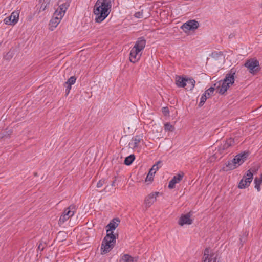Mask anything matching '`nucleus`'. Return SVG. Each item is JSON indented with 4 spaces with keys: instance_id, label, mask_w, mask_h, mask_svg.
Returning <instances> with one entry per match:
<instances>
[{
    "instance_id": "obj_25",
    "label": "nucleus",
    "mask_w": 262,
    "mask_h": 262,
    "mask_svg": "<svg viewBox=\"0 0 262 262\" xmlns=\"http://www.w3.org/2000/svg\"><path fill=\"white\" fill-rule=\"evenodd\" d=\"M223 54L222 52L214 51L211 53V57L215 60L221 59L223 57Z\"/></svg>"
},
{
    "instance_id": "obj_19",
    "label": "nucleus",
    "mask_w": 262,
    "mask_h": 262,
    "mask_svg": "<svg viewBox=\"0 0 262 262\" xmlns=\"http://www.w3.org/2000/svg\"><path fill=\"white\" fill-rule=\"evenodd\" d=\"M121 262H137L134 257L128 254H123L119 260Z\"/></svg>"
},
{
    "instance_id": "obj_9",
    "label": "nucleus",
    "mask_w": 262,
    "mask_h": 262,
    "mask_svg": "<svg viewBox=\"0 0 262 262\" xmlns=\"http://www.w3.org/2000/svg\"><path fill=\"white\" fill-rule=\"evenodd\" d=\"M234 143V139L230 138L219 146L218 150L220 154H223L225 151H226L229 147L233 145Z\"/></svg>"
},
{
    "instance_id": "obj_39",
    "label": "nucleus",
    "mask_w": 262,
    "mask_h": 262,
    "mask_svg": "<svg viewBox=\"0 0 262 262\" xmlns=\"http://www.w3.org/2000/svg\"><path fill=\"white\" fill-rule=\"evenodd\" d=\"M45 245L42 244V243H40L38 246V249L40 251H43V249H45Z\"/></svg>"
},
{
    "instance_id": "obj_31",
    "label": "nucleus",
    "mask_w": 262,
    "mask_h": 262,
    "mask_svg": "<svg viewBox=\"0 0 262 262\" xmlns=\"http://www.w3.org/2000/svg\"><path fill=\"white\" fill-rule=\"evenodd\" d=\"M164 129L166 131L173 132L174 127L170 123L167 122L164 124Z\"/></svg>"
},
{
    "instance_id": "obj_43",
    "label": "nucleus",
    "mask_w": 262,
    "mask_h": 262,
    "mask_svg": "<svg viewBox=\"0 0 262 262\" xmlns=\"http://www.w3.org/2000/svg\"><path fill=\"white\" fill-rule=\"evenodd\" d=\"M119 262H121V261H119Z\"/></svg>"
},
{
    "instance_id": "obj_12",
    "label": "nucleus",
    "mask_w": 262,
    "mask_h": 262,
    "mask_svg": "<svg viewBox=\"0 0 262 262\" xmlns=\"http://www.w3.org/2000/svg\"><path fill=\"white\" fill-rule=\"evenodd\" d=\"M190 214H185L181 215L178 221L179 225L183 226L184 225H191L193 223V220L190 218Z\"/></svg>"
},
{
    "instance_id": "obj_8",
    "label": "nucleus",
    "mask_w": 262,
    "mask_h": 262,
    "mask_svg": "<svg viewBox=\"0 0 262 262\" xmlns=\"http://www.w3.org/2000/svg\"><path fill=\"white\" fill-rule=\"evenodd\" d=\"M18 19L19 12L18 11H15L11 14L10 16L6 17L4 21L6 25H14L18 22Z\"/></svg>"
},
{
    "instance_id": "obj_42",
    "label": "nucleus",
    "mask_w": 262,
    "mask_h": 262,
    "mask_svg": "<svg viewBox=\"0 0 262 262\" xmlns=\"http://www.w3.org/2000/svg\"><path fill=\"white\" fill-rule=\"evenodd\" d=\"M115 180L112 182V183L111 184L112 186H114L115 185Z\"/></svg>"
},
{
    "instance_id": "obj_34",
    "label": "nucleus",
    "mask_w": 262,
    "mask_h": 262,
    "mask_svg": "<svg viewBox=\"0 0 262 262\" xmlns=\"http://www.w3.org/2000/svg\"><path fill=\"white\" fill-rule=\"evenodd\" d=\"M76 78L74 76H72L69 78L68 81L66 82L67 84L72 85L75 83Z\"/></svg>"
},
{
    "instance_id": "obj_30",
    "label": "nucleus",
    "mask_w": 262,
    "mask_h": 262,
    "mask_svg": "<svg viewBox=\"0 0 262 262\" xmlns=\"http://www.w3.org/2000/svg\"><path fill=\"white\" fill-rule=\"evenodd\" d=\"M248 233L245 232L243 233L240 237V243L242 246L246 242Z\"/></svg>"
},
{
    "instance_id": "obj_37",
    "label": "nucleus",
    "mask_w": 262,
    "mask_h": 262,
    "mask_svg": "<svg viewBox=\"0 0 262 262\" xmlns=\"http://www.w3.org/2000/svg\"><path fill=\"white\" fill-rule=\"evenodd\" d=\"M104 183H105V180L101 179V180H99V182L97 183V187L98 188L101 187L103 185Z\"/></svg>"
},
{
    "instance_id": "obj_40",
    "label": "nucleus",
    "mask_w": 262,
    "mask_h": 262,
    "mask_svg": "<svg viewBox=\"0 0 262 262\" xmlns=\"http://www.w3.org/2000/svg\"><path fill=\"white\" fill-rule=\"evenodd\" d=\"M48 4H49L48 3V4L42 3L40 6V9H41L42 11L45 10Z\"/></svg>"
},
{
    "instance_id": "obj_27",
    "label": "nucleus",
    "mask_w": 262,
    "mask_h": 262,
    "mask_svg": "<svg viewBox=\"0 0 262 262\" xmlns=\"http://www.w3.org/2000/svg\"><path fill=\"white\" fill-rule=\"evenodd\" d=\"M76 206L75 205H71L66 208L63 213H75L76 211Z\"/></svg>"
},
{
    "instance_id": "obj_36",
    "label": "nucleus",
    "mask_w": 262,
    "mask_h": 262,
    "mask_svg": "<svg viewBox=\"0 0 262 262\" xmlns=\"http://www.w3.org/2000/svg\"><path fill=\"white\" fill-rule=\"evenodd\" d=\"M135 17L137 18H141L143 17V10L141 11L136 12L134 14Z\"/></svg>"
},
{
    "instance_id": "obj_17",
    "label": "nucleus",
    "mask_w": 262,
    "mask_h": 262,
    "mask_svg": "<svg viewBox=\"0 0 262 262\" xmlns=\"http://www.w3.org/2000/svg\"><path fill=\"white\" fill-rule=\"evenodd\" d=\"M69 6L70 3L69 2H66L60 5L59 7V10L57 9L56 10L55 14L58 15H62L63 17Z\"/></svg>"
},
{
    "instance_id": "obj_7",
    "label": "nucleus",
    "mask_w": 262,
    "mask_h": 262,
    "mask_svg": "<svg viewBox=\"0 0 262 262\" xmlns=\"http://www.w3.org/2000/svg\"><path fill=\"white\" fill-rule=\"evenodd\" d=\"M202 262H220L217 260V255L215 253L209 254V249L206 248L202 257Z\"/></svg>"
},
{
    "instance_id": "obj_35",
    "label": "nucleus",
    "mask_w": 262,
    "mask_h": 262,
    "mask_svg": "<svg viewBox=\"0 0 262 262\" xmlns=\"http://www.w3.org/2000/svg\"><path fill=\"white\" fill-rule=\"evenodd\" d=\"M154 174H152L151 172L149 171L148 174H147V176L146 178L145 181L146 182L152 181L154 180Z\"/></svg>"
},
{
    "instance_id": "obj_20",
    "label": "nucleus",
    "mask_w": 262,
    "mask_h": 262,
    "mask_svg": "<svg viewBox=\"0 0 262 262\" xmlns=\"http://www.w3.org/2000/svg\"><path fill=\"white\" fill-rule=\"evenodd\" d=\"M185 81V83H186L185 85V86H186V90L191 91L193 89L195 81L193 78H186Z\"/></svg>"
},
{
    "instance_id": "obj_22",
    "label": "nucleus",
    "mask_w": 262,
    "mask_h": 262,
    "mask_svg": "<svg viewBox=\"0 0 262 262\" xmlns=\"http://www.w3.org/2000/svg\"><path fill=\"white\" fill-rule=\"evenodd\" d=\"M186 78L183 77H181L179 76L176 78V83L177 85L180 88H184L185 86L186 83Z\"/></svg>"
},
{
    "instance_id": "obj_18",
    "label": "nucleus",
    "mask_w": 262,
    "mask_h": 262,
    "mask_svg": "<svg viewBox=\"0 0 262 262\" xmlns=\"http://www.w3.org/2000/svg\"><path fill=\"white\" fill-rule=\"evenodd\" d=\"M233 159L228 161L223 167V169L227 171L235 169L237 167V165H236Z\"/></svg>"
},
{
    "instance_id": "obj_38",
    "label": "nucleus",
    "mask_w": 262,
    "mask_h": 262,
    "mask_svg": "<svg viewBox=\"0 0 262 262\" xmlns=\"http://www.w3.org/2000/svg\"><path fill=\"white\" fill-rule=\"evenodd\" d=\"M162 112L165 116H167L169 113V109L167 107H164L162 108Z\"/></svg>"
},
{
    "instance_id": "obj_11",
    "label": "nucleus",
    "mask_w": 262,
    "mask_h": 262,
    "mask_svg": "<svg viewBox=\"0 0 262 262\" xmlns=\"http://www.w3.org/2000/svg\"><path fill=\"white\" fill-rule=\"evenodd\" d=\"M62 17H63L62 15H56L55 12H54L53 16L50 20L49 24L50 29L51 31H53L54 29L57 26V25L60 23Z\"/></svg>"
},
{
    "instance_id": "obj_29",
    "label": "nucleus",
    "mask_w": 262,
    "mask_h": 262,
    "mask_svg": "<svg viewBox=\"0 0 262 262\" xmlns=\"http://www.w3.org/2000/svg\"><path fill=\"white\" fill-rule=\"evenodd\" d=\"M161 163V161H158L155 164H154L151 168L150 169L149 171L151 172L154 175L156 173V172L158 170L159 167L158 165Z\"/></svg>"
},
{
    "instance_id": "obj_24",
    "label": "nucleus",
    "mask_w": 262,
    "mask_h": 262,
    "mask_svg": "<svg viewBox=\"0 0 262 262\" xmlns=\"http://www.w3.org/2000/svg\"><path fill=\"white\" fill-rule=\"evenodd\" d=\"M255 188L259 191L260 190V185L262 183V174L259 177H256L254 179Z\"/></svg>"
},
{
    "instance_id": "obj_3",
    "label": "nucleus",
    "mask_w": 262,
    "mask_h": 262,
    "mask_svg": "<svg viewBox=\"0 0 262 262\" xmlns=\"http://www.w3.org/2000/svg\"><path fill=\"white\" fill-rule=\"evenodd\" d=\"M236 70L235 68H232L226 74L225 78L222 81V84L220 83L219 86L216 87L218 93L220 94H224L228 89L230 85H232L234 82V76L236 74Z\"/></svg>"
},
{
    "instance_id": "obj_6",
    "label": "nucleus",
    "mask_w": 262,
    "mask_h": 262,
    "mask_svg": "<svg viewBox=\"0 0 262 262\" xmlns=\"http://www.w3.org/2000/svg\"><path fill=\"white\" fill-rule=\"evenodd\" d=\"M253 173L250 170L247 171L246 175L244 176L240 181L238 187L240 189L245 188L248 187L253 179Z\"/></svg>"
},
{
    "instance_id": "obj_33",
    "label": "nucleus",
    "mask_w": 262,
    "mask_h": 262,
    "mask_svg": "<svg viewBox=\"0 0 262 262\" xmlns=\"http://www.w3.org/2000/svg\"><path fill=\"white\" fill-rule=\"evenodd\" d=\"M214 90V87H210L205 92L204 94H206V95L209 98L213 94Z\"/></svg>"
},
{
    "instance_id": "obj_28",
    "label": "nucleus",
    "mask_w": 262,
    "mask_h": 262,
    "mask_svg": "<svg viewBox=\"0 0 262 262\" xmlns=\"http://www.w3.org/2000/svg\"><path fill=\"white\" fill-rule=\"evenodd\" d=\"M12 131L11 129H6V131L4 132L3 134H1L0 138L2 139L3 138H9L10 137V135H11Z\"/></svg>"
},
{
    "instance_id": "obj_15",
    "label": "nucleus",
    "mask_w": 262,
    "mask_h": 262,
    "mask_svg": "<svg viewBox=\"0 0 262 262\" xmlns=\"http://www.w3.org/2000/svg\"><path fill=\"white\" fill-rule=\"evenodd\" d=\"M199 23L195 20H191L184 23L182 28L188 30L196 29L199 27Z\"/></svg>"
},
{
    "instance_id": "obj_21",
    "label": "nucleus",
    "mask_w": 262,
    "mask_h": 262,
    "mask_svg": "<svg viewBox=\"0 0 262 262\" xmlns=\"http://www.w3.org/2000/svg\"><path fill=\"white\" fill-rule=\"evenodd\" d=\"M141 141V138L139 136H135L133 137L132 142L129 143V145L132 147V148L137 147L138 144Z\"/></svg>"
},
{
    "instance_id": "obj_10",
    "label": "nucleus",
    "mask_w": 262,
    "mask_h": 262,
    "mask_svg": "<svg viewBox=\"0 0 262 262\" xmlns=\"http://www.w3.org/2000/svg\"><path fill=\"white\" fill-rule=\"evenodd\" d=\"M249 152L244 151L235 156L233 161L236 162L235 164L237 167L242 164L249 156Z\"/></svg>"
},
{
    "instance_id": "obj_4",
    "label": "nucleus",
    "mask_w": 262,
    "mask_h": 262,
    "mask_svg": "<svg viewBox=\"0 0 262 262\" xmlns=\"http://www.w3.org/2000/svg\"><path fill=\"white\" fill-rule=\"evenodd\" d=\"M114 232H106V235L102 240L101 245V254H105L109 252L114 247L117 236Z\"/></svg>"
},
{
    "instance_id": "obj_13",
    "label": "nucleus",
    "mask_w": 262,
    "mask_h": 262,
    "mask_svg": "<svg viewBox=\"0 0 262 262\" xmlns=\"http://www.w3.org/2000/svg\"><path fill=\"white\" fill-rule=\"evenodd\" d=\"M184 177V173L181 172L174 176L172 179L170 181L168 184V188L170 189H173L175 187L176 184L180 182Z\"/></svg>"
},
{
    "instance_id": "obj_41",
    "label": "nucleus",
    "mask_w": 262,
    "mask_h": 262,
    "mask_svg": "<svg viewBox=\"0 0 262 262\" xmlns=\"http://www.w3.org/2000/svg\"><path fill=\"white\" fill-rule=\"evenodd\" d=\"M71 89V85H70V84H68V85L67 86V88L66 89V93H67V95H68L69 92H70V90Z\"/></svg>"
},
{
    "instance_id": "obj_5",
    "label": "nucleus",
    "mask_w": 262,
    "mask_h": 262,
    "mask_svg": "<svg viewBox=\"0 0 262 262\" xmlns=\"http://www.w3.org/2000/svg\"><path fill=\"white\" fill-rule=\"evenodd\" d=\"M244 66L249 70L250 73L253 74H255L260 70L258 61L254 59L247 60Z\"/></svg>"
},
{
    "instance_id": "obj_16",
    "label": "nucleus",
    "mask_w": 262,
    "mask_h": 262,
    "mask_svg": "<svg viewBox=\"0 0 262 262\" xmlns=\"http://www.w3.org/2000/svg\"><path fill=\"white\" fill-rule=\"evenodd\" d=\"M159 194L160 193L159 192H155L148 195L145 199L146 205L149 207L156 200V196Z\"/></svg>"
},
{
    "instance_id": "obj_14",
    "label": "nucleus",
    "mask_w": 262,
    "mask_h": 262,
    "mask_svg": "<svg viewBox=\"0 0 262 262\" xmlns=\"http://www.w3.org/2000/svg\"><path fill=\"white\" fill-rule=\"evenodd\" d=\"M120 220L119 218H114L113 220H112L110 223L106 226V232H113V230H114L118 226L119 223H120Z\"/></svg>"
},
{
    "instance_id": "obj_2",
    "label": "nucleus",
    "mask_w": 262,
    "mask_h": 262,
    "mask_svg": "<svg viewBox=\"0 0 262 262\" xmlns=\"http://www.w3.org/2000/svg\"><path fill=\"white\" fill-rule=\"evenodd\" d=\"M145 45L146 40L143 37L138 38L134 46L130 50L129 54V60L130 62L135 63L140 59L142 51L144 49Z\"/></svg>"
},
{
    "instance_id": "obj_23",
    "label": "nucleus",
    "mask_w": 262,
    "mask_h": 262,
    "mask_svg": "<svg viewBox=\"0 0 262 262\" xmlns=\"http://www.w3.org/2000/svg\"><path fill=\"white\" fill-rule=\"evenodd\" d=\"M69 214H62L58 221V224L60 226H61L71 216L74 215V214H72V215L70 216Z\"/></svg>"
},
{
    "instance_id": "obj_32",
    "label": "nucleus",
    "mask_w": 262,
    "mask_h": 262,
    "mask_svg": "<svg viewBox=\"0 0 262 262\" xmlns=\"http://www.w3.org/2000/svg\"><path fill=\"white\" fill-rule=\"evenodd\" d=\"M207 96L206 95V94H203L201 97V100H200V102L199 104V107H201L202 106L204 103L205 102V101H206L207 99Z\"/></svg>"
},
{
    "instance_id": "obj_26",
    "label": "nucleus",
    "mask_w": 262,
    "mask_h": 262,
    "mask_svg": "<svg viewBox=\"0 0 262 262\" xmlns=\"http://www.w3.org/2000/svg\"><path fill=\"white\" fill-rule=\"evenodd\" d=\"M135 159V157L134 155H130L129 156L125 158L124 161V163L125 165L129 166L133 163Z\"/></svg>"
},
{
    "instance_id": "obj_1",
    "label": "nucleus",
    "mask_w": 262,
    "mask_h": 262,
    "mask_svg": "<svg viewBox=\"0 0 262 262\" xmlns=\"http://www.w3.org/2000/svg\"><path fill=\"white\" fill-rule=\"evenodd\" d=\"M114 0H97L94 6L93 13L95 20L97 23L103 21L111 11L112 3Z\"/></svg>"
}]
</instances>
